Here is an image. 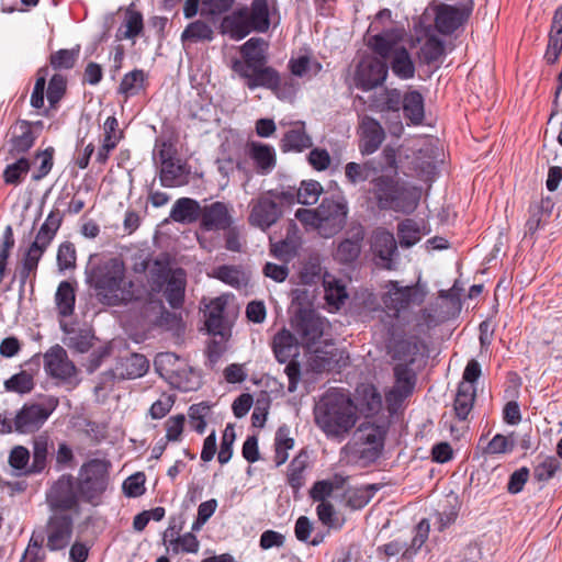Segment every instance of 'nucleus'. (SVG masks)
<instances>
[{
	"mask_svg": "<svg viewBox=\"0 0 562 562\" xmlns=\"http://www.w3.org/2000/svg\"><path fill=\"white\" fill-rule=\"evenodd\" d=\"M359 132L361 136L360 148L362 154H373L385 139V132L381 124L369 115H364L361 119Z\"/></svg>",
	"mask_w": 562,
	"mask_h": 562,
	"instance_id": "393cba45",
	"label": "nucleus"
},
{
	"mask_svg": "<svg viewBox=\"0 0 562 562\" xmlns=\"http://www.w3.org/2000/svg\"><path fill=\"white\" fill-rule=\"evenodd\" d=\"M473 1L468 0L461 7L440 4L436 10L435 26L443 35H450L470 18L473 11Z\"/></svg>",
	"mask_w": 562,
	"mask_h": 562,
	"instance_id": "ddd939ff",
	"label": "nucleus"
},
{
	"mask_svg": "<svg viewBox=\"0 0 562 562\" xmlns=\"http://www.w3.org/2000/svg\"><path fill=\"white\" fill-rule=\"evenodd\" d=\"M363 237V231L359 229L351 238H345L341 240L337 246L335 259L344 265L355 262L360 256Z\"/></svg>",
	"mask_w": 562,
	"mask_h": 562,
	"instance_id": "473e14b6",
	"label": "nucleus"
},
{
	"mask_svg": "<svg viewBox=\"0 0 562 562\" xmlns=\"http://www.w3.org/2000/svg\"><path fill=\"white\" fill-rule=\"evenodd\" d=\"M61 223L60 213H48L47 218L42 224L40 231L36 234L34 241L31 245L41 247L44 251L53 240L57 229Z\"/></svg>",
	"mask_w": 562,
	"mask_h": 562,
	"instance_id": "a19ab883",
	"label": "nucleus"
},
{
	"mask_svg": "<svg viewBox=\"0 0 562 562\" xmlns=\"http://www.w3.org/2000/svg\"><path fill=\"white\" fill-rule=\"evenodd\" d=\"M34 385L33 374L26 370H22L19 373L13 374L3 383L5 391L19 394L30 393L34 389Z\"/></svg>",
	"mask_w": 562,
	"mask_h": 562,
	"instance_id": "603ef678",
	"label": "nucleus"
},
{
	"mask_svg": "<svg viewBox=\"0 0 562 562\" xmlns=\"http://www.w3.org/2000/svg\"><path fill=\"white\" fill-rule=\"evenodd\" d=\"M43 254L44 250L35 245H30V247L25 251L22 259V265L18 270V277L20 280L21 288L25 285L30 276L35 273Z\"/></svg>",
	"mask_w": 562,
	"mask_h": 562,
	"instance_id": "ea45409f",
	"label": "nucleus"
},
{
	"mask_svg": "<svg viewBox=\"0 0 562 562\" xmlns=\"http://www.w3.org/2000/svg\"><path fill=\"white\" fill-rule=\"evenodd\" d=\"M305 353L308 355L307 366L315 373L340 372L350 364L348 351L335 347L333 342L313 346Z\"/></svg>",
	"mask_w": 562,
	"mask_h": 562,
	"instance_id": "0eeeda50",
	"label": "nucleus"
},
{
	"mask_svg": "<svg viewBox=\"0 0 562 562\" xmlns=\"http://www.w3.org/2000/svg\"><path fill=\"white\" fill-rule=\"evenodd\" d=\"M44 368L56 379L67 380L76 374L75 364L68 359L66 350L55 345L44 353Z\"/></svg>",
	"mask_w": 562,
	"mask_h": 562,
	"instance_id": "6ab92c4d",
	"label": "nucleus"
},
{
	"mask_svg": "<svg viewBox=\"0 0 562 562\" xmlns=\"http://www.w3.org/2000/svg\"><path fill=\"white\" fill-rule=\"evenodd\" d=\"M430 233L429 228L418 224L412 218H406L397 224L398 243L403 248H409L417 244L423 235Z\"/></svg>",
	"mask_w": 562,
	"mask_h": 562,
	"instance_id": "72a5a7b5",
	"label": "nucleus"
},
{
	"mask_svg": "<svg viewBox=\"0 0 562 562\" xmlns=\"http://www.w3.org/2000/svg\"><path fill=\"white\" fill-rule=\"evenodd\" d=\"M476 391L474 385H465L461 382L458 386L453 402L456 417L459 420H465L473 408Z\"/></svg>",
	"mask_w": 562,
	"mask_h": 562,
	"instance_id": "e433bc0d",
	"label": "nucleus"
},
{
	"mask_svg": "<svg viewBox=\"0 0 562 562\" xmlns=\"http://www.w3.org/2000/svg\"><path fill=\"white\" fill-rule=\"evenodd\" d=\"M286 235L285 238L273 241L270 239V254L277 259L288 263L297 254V249L301 245V238L299 237V228L293 220H289L285 225Z\"/></svg>",
	"mask_w": 562,
	"mask_h": 562,
	"instance_id": "5701e85b",
	"label": "nucleus"
},
{
	"mask_svg": "<svg viewBox=\"0 0 562 562\" xmlns=\"http://www.w3.org/2000/svg\"><path fill=\"white\" fill-rule=\"evenodd\" d=\"M348 213H294L295 217L316 231L319 236L330 238L338 234L346 224Z\"/></svg>",
	"mask_w": 562,
	"mask_h": 562,
	"instance_id": "4468645a",
	"label": "nucleus"
},
{
	"mask_svg": "<svg viewBox=\"0 0 562 562\" xmlns=\"http://www.w3.org/2000/svg\"><path fill=\"white\" fill-rule=\"evenodd\" d=\"M359 441L369 447H381L384 449L387 428L384 425L362 423L355 434Z\"/></svg>",
	"mask_w": 562,
	"mask_h": 562,
	"instance_id": "c9c22d12",
	"label": "nucleus"
},
{
	"mask_svg": "<svg viewBox=\"0 0 562 562\" xmlns=\"http://www.w3.org/2000/svg\"><path fill=\"white\" fill-rule=\"evenodd\" d=\"M176 149L166 142L156 146L154 159L160 167V181L165 187H180L189 182L190 170L186 162L176 158Z\"/></svg>",
	"mask_w": 562,
	"mask_h": 562,
	"instance_id": "423d86ee",
	"label": "nucleus"
},
{
	"mask_svg": "<svg viewBox=\"0 0 562 562\" xmlns=\"http://www.w3.org/2000/svg\"><path fill=\"white\" fill-rule=\"evenodd\" d=\"M323 193V187L316 180H303L301 186L296 188V201L302 205L315 204L321 194Z\"/></svg>",
	"mask_w": 562,
	"mask_h": 562,
	"instance_id": "3c124183",
	"label": "nucleus"
},
{
	"mask_svg": "<svg viewBox=\"0 0 562 562\" xmlns=\"http://www.w3.org/2000/svg\"><path fill=\"white\" fill-rule=\"evenodd\" d=\"M373 195L381 211L394 209L401 182L391 177H379L372 181Z\"/></svg>",
	"mask_w": 562,
	"mask_h": 562,
	"instance_id": "bb28decb",
	"label": "nucleus"
},
{
	"mask_svg": "<svg viewBox=\"0 0 562 562\" xmlns=\"http://www.w3.org/2000/svg\"><path fill=\"white\" fill-rule=\"evenodd\" d=\"M318 519L325 527L338 529L341 527L334 505L330 502L319 503L316 507Z\"/></svg>",
	"mask_w": 562,
	"mask_h": 562,
	"instance_id": "774afa93",
	"label": "nucleus"
},
{
	"mask_svg": "<svg viewBox=\"0 0 562 562\" xmlns=\"http://www.w3.org/2000/svg\"><path fill=\"white\" fill-rule=\"evenodd\" d=\"M47 503L55 513L72 510L78 507V496L75 490V481L70 475H63L48 491Z\"/></svg>",
	"mask_w": 562,
	"mask_h": 562,
	"instance_id": "dca6fc26",
	"label": "nucleus"
},
{
	"mask_svg": "<svg viewBox=\"0 0 562 562\" xmlns=\"http://www.w3.org/2000/svg\"><path fill=\"white\" fill-rule=\"evenodd\" d=\"M371 250L382 261V267L392 270L393 257L397 256V243L394 235L385 228H378L371 236Z\"/></svg>",
	"mask_w": 562,
	"mask_h": 562,
	"instance_id": "4be33fe9",
	"label": "nucleus"
},
{
	"mask_svg": "<svg viewBox=\"0 0 562 562\" xmlns=\"http://www.w3.org/2000/svg\"><path fill=\"white\" fill-rule=\"evenodd\" d=\"M301 345L290 330L283 328L272 339V350L280 363L288 362L284 372L289 379L288 390L294 392L301 380V364L297 361Z\"/></svg>",
	"mask_w": 562,
	"mask_h": 562,
	"instance_id": "20e7f679",
	"label": "nucleus"
},
{
	"mask_svg": "<svg viewBox=\"0 0 562 562\" xmlns=\"http://www.w3.org/2000/svg\"><path fill=\"white\" fill-rule=\"evenodd\" d=\"M269 42L262 37L248 38V71L258 64H268Z\"/></svg>",
	"mask_w": 562,
	"mask_h": 562,
	"instance_id": "8fccbe9b",
	"label": "nucleus"
},
{
	"mask_svg": "<svg viewBox=\"0 0 562 562\" xmlns=\"http://www.w3.org/2000/svg\"><path fill=\"white\" fill-rule=\"evenodd\" d=\"M445 54V44L436 36H430L420 47L419 56L423 63L432 65Z\"/></svg>",
	"mask_w": 562,
	"mask_h": 562,
	"instance_id": "13d9d810",
	"label": "nucleus"
},
{
	"mask_svg": "<svg viewBox=\"0 0 562 562\" xmlns=\"http://www.w3.org/2000/svg\"><path fill=\"white\" fill-rule=\"evenodd\" d=\"M423 190L419 187L401 182L394 211H414L422 199Z\"/></svg>",
	"mask_w": 562,
	"mask_h": 562,
	"instance_id": "58836bf2",
	"label": "nucleus"
},
{
	"mask_svg": "<svg viewBox=\"0 0 562 562\" xmlns=\"http://www.w3.org/2000/svg\"><path fill=\"white\" fill-rule=\"evenodd\" d=\"M149 368V361L144 355L130 353L119 358L115 367L106 372L112 379L126 380L143 376Z\"/></svg>",
	"mask_w": 562,
	"mask_h": 562,
	"instance_id": "aec40b11",
	"label": "nucleus"
},
{
	"mask_svg": "<svg viewBox=\"0 0 562 562\" xmlns=\"http://www.w3.org/2000/svg\"><path fill=\"white\" fill-rule=\"evenodd\" d=\"M249 156L254 160L259 173H270L277 164L274 148L267 144L248 143Z\"/></svg>",
	"mask_w": 562,
	"mask_h": 562,
	"instance_id": "c85d7f7f",
	"label": "nucleus"
},
{
	"mask_svg": "<svg viewBox=\"0 0 562 562\" xmlns=\"http://www.w3.org/2000/svg\"><path fill=\"white\" fill-rule=\"evenodd\" d=\"M561 468V462L558 458L550 456L546 457L542 462L533 468V477L538 482H548L554 476Z\"/></svg>",
	"mask_w": 562,
	"mask_h": 562,
	"instance_id": "680f3d73",
	"label": "nucleus"
},
{
	"mask_svg": "<svg viewBox=\"0 0 562 562\" xmlns=\"http://www.w3.org/2000/svg\"><path fill=\"white\" fill-rule=\"evenodd\" d=\"M386 289L387 291L381 296V302L393 319H397L401 312L407 310L411 304H422L427 294L419 282L402 286L397 281H389Z\"/></svg>",
	"mask_w": 562,
	"mask_h": 562,
	"instance_id": "39448f33",
	"label": "nucleus"
},
{
	"mask_svg": "<svg viewBox=\"0 0 562 562\" xmlns=\"http://www.w3.org/2000/svg\"><path fill=\"white\" fill-rule=\"evenodd\" d=\"M187 278L183 269L161 272L153 278L151 291L162 292L172 308H180L184 302Z\"/></svg>",
	"mask_w": 562,
	"mask_h": 562,
	"instance_id": "1a4fd4ad",
	"label": "nucleus"
},
{
	"mask_svg": "<svg viewBox=\"0 0 562 562\" xmlns=\"http://www.w3.org/2000/svg\"><path fill=\"white\" fill-rule=\"evenodd\" d=\"M514 432L509 436H504L502 434H496L492 440L484 448V454H503L509 453L515 448V441L513 439Z\"/></svg>",
	"mask_w": 562,
	"mask_h": 562,
	"instance_id": "052dcab7",
	"label": "nucleus"
},
{
	"mask_svg": "<svg viewBox=\"0 0 562 562\" xmlns=\"http://www.w3.org/2000/svg\"><path fill=\"white\" fill-rule=\"evenodd\" d=\"M55 299L60 315L69 316L72 314L76 296L74 286L68 281L60 282Z\"/></svg>",
	"mask_w": 562,
	"mask_h": 562,
	"instance_id": "09e8293b",
	"label": "nucleus"
},
{
	"mask_svg": "<svg viewBox=\"0 0 562 562\" xmlns=\"http://www.w3.org/2000/svg\"><path fill=\"white\" fill-rule=\"evenodd\" d=\"M225 300L216 297L206 305L204 310L205 327L210 335L224 337L225 327L223 321V312L225 308Z\"/></svg>",
	"mask_w": 562,
	"mask_h": 562,
	"instance_id": "c756f323",
	"label": "nucleus"
},
{
	"mask_svg": "<svg viewBox=\"0 0 562 562\" xmlns=\"http://www.w3.org/2000/svg\"><path fill=\"white\" fill-rule=\"evenodd\" d=\"M79 55L77 49H59L50 55V65L54 69H70L75 66Z\"/></svg>",
	"mask_w": 562,
	"mask_h": 562,
	"instance_id": "338daca9",
	"label": "nucleus"
},
{
	"mask_svg": "<svg viewBox=\"0 0 562 562\" xmlns=\"http://www.w3.org/2000/svg\"><path fill=\"white\" fill-rule=\"evenodd\" d=\"M313 145L311 136L305 132V123L296 122L294 127L286 131L280 142L283 153H301Z\"/></svg>",
	"mask_w": 562,
	"mask_h": 562,
	"instance_id": "cd10ccee",
	"label": "nucleus"
},
{
	"mask_svg": "<svg viewBox=\"0 0 562 562\" xmlns=\"http://www.w3.org/2000/svg\"><path fill=\"white\" fill-rule=\"evenodd\" d=\"M358 402L360 409L368 415L376 414L382 407V397L376 387L372 384L363 385L358 390Z\"/></svg>",
	"mask_w": 562,
	"mask_h": 562,
	"instance_id": "37998d69",
	"label": "nucleus"
},
{
	"mask_svg": "<svg viewBox=\"0 0 562 562\" xmlns=\"http://www.w3.org/2000/svg\"><path fill=\"white\" fill-rule=\"evenodd\" d=\"M285 85L286 82H282L279 71L267 64L252 66L250 71H248V89L260 87L279 94L282 86Z\"/></svg>",
	"mask_w": 562,
	"mask_h": 562,
	"instance_id": "b1692460",
	"label": "nucleus"
},
{
	"mask_svg": "<svg viewBox=\"0 0 562 562\" xmlns=\"http://www.w3.org/2000/svg\"><path fill=\"white\" fill-rule=\"evenodd\" d=\"M74 530V519L66 513H54L47 522L46 547L50 551L65 549L71 540Z\"/></svg>",
	"mask_w": 562,
	"mask_h": 562,
	"instance_id": "2eb2a0df",
	"label": "nucleus"
},
{
	"mask_svg": "<svg viewBox=\"0 0 562 562\" xmlns=\"http://www.w3.org/2000/svg\"><path fill=\"white\" fill-rule=\"evenodd\" d=\"M308 467V454L301 450L290 462L286 472V483L292 488L294 497L305 484L304 472Z\"/></svg>",
	"mask_w": 562,
	"mask_h": 562,
	"instance_id": "2f4dec72",
	"label": "nucleus"
},
{
	"mask_svg": "<svg viewBox=\"0 0 562 562\" xmlns=\"http://www.w3.org/2000/svg\"><path fill=\"white\" fill-rule=\"evenodd\" d=\"M368 46L375 55L390 61L393 74L400 79L407 80L415 76V64L409 52L400 45L389 33H380L368 40Z\"/></svg>",
	"mask_w": 562,
	"mask_h": 562,
	"instance_id": "7ed1b4c3",
	"label": "nucleus"
},
{
	"mask_svg": "<svg viewBox=\"0 0 562 562\" xmlns=\"http://www.w3.org/2000/svg\"><path fill=\"white\" fill-rule=\"evenodd\" d=\"M82 479L78 483V493L80 496L92 503L99 497L108 485V468L101 460H91L81 469Z\"/></svg>",
	"mask_w": 562,
	"mask_h": 562,
	"instance_id": "9d476101",
	"label": "nucleus"
},
{
	"mask_svg": "<svg viewBox=\"0 0 562 562\" xmlns=\"http://www.w3.org/2000/svg\"><path fill=\"white\" fill-rule=\"evenodd\" d=\"M213 29L206 22L198 20L190 23L181 34V41L183 43H198L213 40Z\"/></svg>",
	"mask_w": 562,
	"mask_h": 562,
	"instance_id": "a18cd8bd",
	"label": "nucleus"
},
{
	"mask_svg": "<svg viewBox=\"0 0 562 562\" xmlns=\"http://www.w3.org/2000/svg\"><path fill=\"white\" fill-rule=\"evenodd\" d=\"M314 419L327 438L342 439L356 426L357 405L349 394L331 389L315 405Z\"/></svg>",
	"mask_w": 562,
	"mask_h": 562,
	"instance_id": "f257e3e1",
	"label": "nucleus"
},
{
	"mask_svg": "<svg viewBox=\"0 0 562 562\" xmlns=\"http://www.w3.org/2000/svg\"><path fill=\"white\" fill-rule=\"evenodd\" d=\"M418 341L417 336L405 338L403 331L397 333L394 324H391L386 329V352L393 360L406 361L408 358H414L419 350Z\"/></svg>",
	"mask_w": 562,
	"mask_h": 562,
	"instance_id": "a211bd4d",
	"label": "nucleus"
},
{
	"mask_svg": "<svg viewBox=\"0 0 562 562\" xmlns=\"http://www.w3.org/2000/svg\"><path fill=\"white\" fill-rule=\"evenodd\" d=\"M414 362L415 359L412 358L407 362L395 364L393 368L395 380L393 394L401 400L411 396L414 392L417 381V375L411 368Z\"/></svg>",
	"mask_w": 562,
	"mask_h": 562,
	"instance_id": "a878e982",
	"label": "nucleus"
},
{
	"mask_svg": "<svg viewBox=\"0 0 562 562\" xmlns=\"http://www.w3.org/2000/svg\"><path fill=\"white\" fill-rule=\"evenodd\" d=\"M389 74V64L379 55L361 58L355 70V85L362 91H370L382 86Z\"/></svg>",
	"mask_w": 562,
	"mask_h": 562,
	"instance_id": "6e6552de",
	"label": "nucleus"
},
{
	"mask_svg": "<svg viewBox=\"0 0 562 562\" xmlns=\"http://www.w3.org/2000/svg\"><path fill=\"white\" fill-rule=\"evenodd\" d=\"M280 22L277 0H252L248 5V34L267 33Z\"/></svg>",
	"mask_w": 562,
	"mask_h": 562,
	"instance_id": "9b49d317",
	"label": "nucleus"
},
{
	"mask_svg": "<svg viewBox=\"0 0 562 562\" xmlns=\"http://www.w3.org/2000/svg\"><path fill=\"white\" fill-rule=\"evenodd\" d=\"M233 205L216 201L210 205L201 206L195 200L190 198L178 199L170 211H229Z\"/></svg>",
	"mask_w": 562,
	"mask_h": 562,
	"instance_id": "4d7b16f0",
	"label": "nucleus"
},
{
	"mask_svg": "<svg viewBox=\"0 0 562 562\" xmlns=\"http://www.w3.org/2000/svg\"><path fill=\"white\" fill-rule=\"evenodd\" d=\"M403 112L411 124L419 125L425 117L424 98L417 90H409L404 94Z\"/></svg>",
	"mask_w": 562,
	"mask_h": 562,
	"instance_id": "4c0bfd02",
	"label": "nucleus"
},
{
	"mask_svg": "<svg viewBox=\"0 0 562 562\" xmlns=\"http://www.w3.org/2000/svg\"><path fill=\"white\" fill-rule=\"evenodd\" d=\"M144 79L145 74L140 69H135L126 74L121 81L119 92L126 97L136 94L140 90Z\"/></svg>",
	"mask_w": 562,
	"mask_h": 562,
	"instance_id": "e2e57ef3",
	"label": "nucleus"
},
{
	"mask_svg": "<svg viewBox=\"0 0 562 562\" xmlns=\"http://www.w3.org/2000/svg\"><path fill=\"white\" fill-rule=\"evenodd\" d=\"M221 29L223 34H228L233 40H243L246 36V8L239 9L233 15L225 16Z\"/></svg>",
	"mask_w": 562,
	"mask_h": 562,
	"instance_id": "79ce46f5",
	"label": "nucleus"
},
{
	"mask_svg": "<svg viewBox=\"0 0 562 562\" xmlns=\"http://www.w3.org/2000/svg\"><path fill=\"white\" fill-rule=\"evenodd\" d=\"M15 161L9 164L3 171L4 182L8 184H18L26 176L30 170L31 162L24 157L14 158Z\"/></svg>",
	"mask_w": 562,
	"mask_h": 562,
	"instance_id": "5fc2aeb1",
	"label": "nucleus"
},
{
	"mask_svg": "<svg viewBox=\"0 0 562 562\" xmlns=\"http://www.w3.org/2000/svg\"><path fill=\"white\" fill-rule=\"evenodd\" d=\"M67 337L64 339V344L80 353L87 352L92 347L93 335L90 330L80 329V330H69L67 331Z\"/></svg>",
	"mask_w": 562,
	"mask_h": 562,
	"instance_id": "864d4df0",
	"label": "nucleus"
},
{
	"mask_svg": "<svg viewBox=\"0 0 562 562\" xmlns=\"http://www.w3.org/2000/svg\"><path fill=\"white\" fill-rule=\"evenodd\" d=\"M292 326L300 335L305 351H311L324 334L322 318L312 308L299 307L292 319Z\"/></svg>",
	"mask_w": 562,
	"mask_h": 562,
	"instance_id": "f8f14e48",
	"label": "nucleus"
},
{
	"mask_svg": "<svg viewBox=\"0 0 562 562\" xmlns=\"http://www.w3.org/2000/svg\"><path fill=\"white\" fill-rule=\"evenodd\" d=\"M269 203L273 210L291 207L296 201V188L295 187H284L273 189L268 191Z\"/></svg>",
	"mask_w": 562,
	"mask_h": 562,
	"instance_id": "49530a36",
	"label": "nucleus"
},
{
	"mask_svg": "<svg viewBox=\"0 0 562 562\" xmlns=\"http://www.w3.org/2000/svg\"><path fill=\"white\" fill-rule=\"evenodd\" d=\"M380 490L379 484H367L359 487H348L344 492L346 506L351 509H361L372 499Z\"/></svg>",
	"mask_w": 562,
	"mask_h": 562,
	"instance_id": "f704fd0d",
	"label": "nucleus"
},
{
	"mask_svg": "<svg viewBox=\"0 0 562 562\" xmlns=\"http://www.w3.org/2000/svg\"><path fill=\"white\" fill-rule=\"evenodd\" d=\"M36 135L32 131V123L21 120L10 128V139L8 142L10 158L24 156L33 147Z\"/></svg>",
	"mask_w": 562,
	"mask_h": 562,
	"instance_id": "412c9836",
	"label": "nucleus"
},
{
	"mask_svg": "<svg viewBox=\"0 0 562 562\" xmlns=\"http://www.w3.org/2000/svg\"><path fill=\"white\" fill-rule=\"evenodd\" d=\"M48 453V438L44 435L37 436L33 440V463L26 471L27 473H38L46 465Z\"/></svg>",
	"mask_w": 562,
	"mask_h": 562,
	"instance_id": "6e6d98bb",
	"label": "nucleus"
},
{
	"mask_svg": "<svg viewBox=\"0 0 562 562\" xmlns=\"http://www.w3.org/2000/svg\"><path fill=\"white\" fill-rule=\"evenodd\" d=\"M53 408L40 403H25L14 416V431L32 434L37 431L48 419Z\"/></svg>",
	"mask_w": 562,
	"mask_h": 562,
	"instance_id": "f3484780",
	"label": "nucleus"
},
{
	"mask_svg": "<svg viewBox=\"0 0 562 562\" xmlns=\"http://www.w3.org/2000/svg\"><path fill=\"white\" fill-rule=\"evenodd\" d=\"M124 265L117 258H111L91 268L87 272V282L94 290L102 304L120 305L131 299L126 289Z\"/></svg>",
	"mask_w": 562,
	"mask_h": 562,
	"instance_id": "f03ea898",
	"label": "nucleus"
},
{
	"mask_svg": "<svg viewBox=\"0 0 562 562\" xmlns=\"http://www.w3.org/2000/svg\"><path fill=\"white\" fill-rule=\"evenodd\" d=\"M156 371L164 378L171 380L179 389L189 390L187 385H181L180 381H173L179 378L180 359L173 352H160L154 360Z\"/></svg>",
	"mask_w": 562,
	"mask_h": 562,
	"instance_id": "7c9ffc66",
	"label": "nucleus"
},
{
	"mask_svg": "<svg viewBox=\"0 0 562 562\" xmlns=\"http://www.w3.org/2000/svg\"><path fill=\"white\" fill-rule=\"evenodd\" d=\"M123 26L125 27V30L122 33V35L117 34V37L134 38L138 36L144 27L142 13L128 8L125 12Z\"/></svg>",
	"mask_w": 562,
	"mask_h": 562,
	"instance_id": "bf43d9fd",
	"label": "nucleus"
},
{
	"mask_svg": "<svg viewBox=\"0 0 562 562\" xmlns=\"http://www.w3.org/2000/svg\"><path fill=\"white\" fill-rule=\"evenodd\" d=\"M225 58L232 71L241 79H246V43L240 46L228 47Z\"/></svg>",
	"mask_w": 562,
	"mask_h": 562,
	"instance_id": "de8ad7c7",
	"label": "nucleus"
},
{
	"mask_svg": "<svg viewBox=\"0 0 562 562\" xmlns=\"http://www.w3.org/2000/svg\"><path fill=\"white\" fill-rule=\"evenodd\" d=\"M299 283L304 285H315L322 281V266L318 256H310L307 260L302 263L299 271Z\"/></svg>",
	"mask_w": 562,
	"mask_h": 562,
	"instance_id": "c03bdc74",
	"label": "nucleus"
},
{
	"mask_svg": "<svg viewBox=\"0 0 562 562\" xmlns=\"http://www.w3.org/2000/svg\"><path fill=\"white\" fill-rule=\"evenodd\" d=\"M289 68L294 76L304 77L308 72H312L314 76L317 75L322 69V65L318 61L312 63L307 56H300L289 61Z\"/></svg>",
	"mask_w": 562,
	"mask_h": 562,
	"instance_id": "69168bd1",
	"label": "nucleus"
},
{
	"mask_svg": "<svg viewBox=\"0 0 562 562\" xmlns=\"http://www.w3.org/2000/svg\"><path fill=\"white\" fill-rule=\"evenodd\" d=\"M347 202L340 191L331 193L326 192L318 207L310 211H346ZM296 211H308V209H297Z\"/></svg>",
	"mask_w": 562,
	"mask_h": 562,
	"instance_id": "0e129e2a",
	"label": "nucleus"
}]
</instances>
